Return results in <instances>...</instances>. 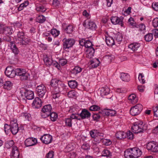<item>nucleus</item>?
Returning a JSON list of instances; mask_svg holds the SVG:
<instances>
[{"instance_id": "cd10ccee", "label": "nucleus", "mask_w": 158, "mask_h": 158, "mask_svg": "<svg viewBox=\"0 0 158 158\" xmlns=\"http://www.w3.org/2000/svg\"><path fill=\"white\" fill-rule=\"evenodd\" d=\"M97 28V25L94 22L89 21V33H94L96 31Z\"/></svg>"}, {"instance_id": "f8f14e48", "label": "nucleus", "mask_w": 158, "mask_h": 158, "mask_svg": "<svg viewBox=\"0 0 158 158\" xmlns=\"http://www.w3.org/2000/svg\"><path fill=\"white\" fill-rule=\"evenodd\" d=\"M40 139L43 143L48 144L51 143L52 137L51 135L46 134L42 136Z\"/></svg>"}, {"instance_id": "e433bc0d", "label": "nucleus", "mask_w": 158, "mask_h": 158, "mask_svg": "<svg viewBox=\"0 0 158 158\" xmlns=\"http://www.w3.org/2000/svg\"><path fill=\"white\" fill-rule=\"evenodd\" d=\"M89 39V43H90L91 44V45L89 46V58H91L92 56H93L94 55V54L95 52V50L94 48L92 47V46H93V41L91 40H90Z\"/></svg>"}, {"instance_id": "39448f33", "label": "nucleus", "mask_w": 158, "mask_h": 158, "mask_svg": "<svg viewBox=\"0 0 158 158\" xmlns=\"http://www.w3.org/2000/svg\"><path fill=\"white\" fill-rule=\"evenodd\" d=\"M143 109L142 105L138 104L132 107L130 110V113L133 116H135L140 114Z\"/></svg>"}, {"instance_id": "09e8293b", "label": "nucleus", "mask_w": 158, "mask_h": 158, "mask_svg": "<svg viewBox=\"0 0 158 158\" xmlns=\"http://www.w3.org/2000/svg\"><path fill=\"white\" fill-rule=\"evenodd\" d=\"M100 113L94 114L93 115V118L94 121H98L100 119L101 115Z\"/></svg>"}, {"instance_id": "20e7f679", "label": "nucleus", "mask_w": 158, "mask_h": 158, "mask_svg": "<svg viewBox=\"0 0 158 158\" xmlns=\"http://www.w3.org/2000/svg\"><path fill=\"white\" fill-rule=\"evenodd\" d=\"M52 107L50 104L44 106L42 109L41 116L43 118H45L49 116L51 112Z\"/></svg>"}, {"instance_id": "9b49d317", "label": "nucleus", "mask_w": 158, "mask_h": 158, "mask_svg": "<svg viewBox=\"0 0 158 158\" xmlns=\"http://www.w3.org/2000/svg\"><path fill=\"white\" fill-rule=\"evenodd\" d=\"M79 44L81 46H84L86 48L85 49V54L86 55V57L89 58V52L88 50L89 49V46L88 45V44L89 43V40H85L84 39H82L79 40Z\"/></svg>"}, {"instance_id": "052dcab7", "label": "nucleus", "mask_w": 158, "mask_h": 158, "mask_svg": "<svg viewBox=\"0 0 158 158\" xmlns=\"http://www.w3.org/2000/svg\"><path fill=\"white\" fill-rule=\"evenodd\" d=\"M36 10L37 11L44 12L46 11V9L44 8V6L41 5L37 7Z\"/></svg>"}, {"instance_id": "ea45409f", "label": "nucleus", "mask_w": 158, "mask_h": 158, "mask_svg": "<svg viewBox=\"0 0 158 158\" xmlns=\"http://www.w3.org/2000/svg\"><path fill=\"white\" fill-rule=\"evenodd\" d=\"M56 86L57 87H58L60 91L66 89V86H65V85L60 81H59L58 84H57Z\"/></svg>"}, {"instance_id": "2eb2a0df", "label": "nucleus", "mask_w": 158, "mask_h": 158, "mask_svg": "<svg viewBox=\"0 0 158 158\" xmlns=\"http://www.w3.org/2000/svg\"><path fill=\"white\" fill-rule=\"evenodd\" d=\"M51 90L53 98L56 99L59 97L60 93L61 91L58 87H57V86L52 87Z\"/></svg>"}, {"instance_id": "4d7b16f0", "label": "nucleus", "mask_w": 158, "mask_h": 158, "mask_svg": "<svg viewBox=\"0 0 158 158\" xmlns=\"http://www.w3.org/2000/svg\"><path fill=\"white\" fill-rule=\"evenodd\" d=\"M126 134V137L127 138V139H132L133 138L134 135L133 133L131 132L130 131H128L127 133Z\"/></svg>"}, {"instance_id": "473e14b6", "label": "nucleus", "mask_w": 158, "mask_h": 158, "mask_svg": "<svg viewBox=\"0 0 158 158\" xmlns=\"http://www.w3.org/2000/svg\"><path fill=\"white\" fill-rule=\"evenodd\" d=\"M21 116L24 121H29L31 118V114L27 113H23L21 114Z\"/></svg>"}, {"instance_id": "4c0bfd02", "label": "nucleus", "mask_w": 158, "mask_h": 158, "mask_svg": "<svg viewBox=\"0 0 158 158\" xmlns=\"http://www.w3.org/2000/svg\"><path fill=\"white\" fill-rule=\"evenodd\" d=\"M82 69L79 66H75L71 71V73L74 74H76L80 73L82 70Z\"/></svg>"}, {"instance_id": "f03ea898", "label": "nucleus", "mask_w": 158, "mask_h": 158, "mask_svg": "<svg viewBox=\"0 0 158 158\" xmlns=\"http://www.w3.org/2000/svg\"><path fill=\"white\" fill-rule=\"evenodd\" d=\"M20 92L22 95H24L27 99L31 100L34 98V92L31 90L23 87L21 88Z\"/></svg>"}, {"instance_id": "e2e57ef3", "label": "nucleus", "mask_w": 158, "mask_h": 158, "mask_svg": "<svg viewBox=\"0 0 158 158\" xmlns=\"http://www.w3.org/2000/svg\"><path fill=\"white\" fill-rule=\"evenodd\" d=\"M144 77V76L143 75L142 73H140L139 74L138 79L139 80L142 82L143 84L145 83V81L144 79L143 78Z\"/></svg>"}, {"instance_id": "603ef678", "label": "nucleus", "mask_w": 158, "mask_h": 158, "mask_svg": "<svg viewBox=\"0 0 158 158\" xmlns=\"http://www.w3.org/2000/svg\"><path fill=\"white\" fill-rule=\"evenodd\" d=\"M65 122L66 125L69 127H71L72 126V119L71 118H68L65 119Z\"/></svg>"}, {"instance_id": "6ab92c4d", "label": "nucleus", "mask_w": 158, "mask_h": 158, "mask_svg": "<svg viewBox=\"0 0 158 158\" xmlns=\"http://www.w3.org/2000/svg\"><path fill=\"white\" fill-rule=\"evenodd\" d=\"M42 102L38 97H36L34 100L32 105L33 108L38 109L42 106Z\"/></svg>"}, {"instance_id": "f704fd0d", "label": "nucleus", "mask_w": 158, "mask_h": 158, "mask_svg": "<svg viewBox=\"0 0 158 158\" xmlns=\"http://www.w3.org/2000/svg\"><path fill=\"white\" fill-rule=\"evenodd\" d=\"M20 43L22 45H26L30 41V39L27 37H24L21 40H19Z\"/></svg>"}, {"instance_id": "423d86ee", "label": "nucleus", "mask_w": 158, "mask_h": 158, "mask_svg": "<svg viewBox=\"0 0 158 158\" xmlns=\"http://www.w3.org/2000/svg\"><path fill=\"white\" fill-rule=\"evenodd\" d=\"M37 94L40 98H43L44 96L45 98L47 95H46L47 91L46 87L43 84L40 85L36 87Z\"/></svg>"}, {"instance_id": "3c124183", "label": "nucleus", "mask_w": 158, "mask_h": 158, "mask_svg": "<svg viewBox=\"0 0 158 158\" xmlns=\"http://www.w3.org/2000/svg\"><path fill=\"white\" fill-rule=\"evenodd\" d=\"M29 2L28 1H25V2L21 4L19 7L18 8V9L19 10H21L23 9L24 7H25L28 5Z\"/></svg>"}, {"instance_id": "f3484780", "label": "nucleus", "mask_w": 158, "mask_h": 158, "mask_svg": "<svg viewBox=\"0 0 158 158\" xmlns=\"http://www.w3.org/2000/svg\"><path fill=\"white\" fill-rule=\"evenodd\" d=\"M37 143V140L35 138H30L25 140L24 143L27 147H30L35 145Z\"/></svg>"}, {"instance_id": "aec40b11", "label": "nucleus", "mask_w": 158, "mask_h": 158, "mask_svg": "<svg viewBox=\"0 0 158 158\" xmlns=\"http://www.w3.org/2000/svg\"><path fill=\"white\" fill-rule=\"evenodd\" d=\"M110 89L107 86L101 88L99 91L101 96L103 97L110 94Z\"/></svg>"}, {"instance_id": "bb28decb", "label": "nucleus", "mask_w": 158, "mask_h": 158, "mask_svg": "<svg viewBox=\"0 0 158 158\" xmlns=\"http://www.w3.org/2000/svg\"><path fill=\"white\" fill-rule=\"evenodd\" d=\"M120 78L123 81L128 82L130 80V76L128 74L122 73L120 74Z\"/></svg>"}, {"instance_id": "49530a36", "label": "nucleus", "mask_w": 158, "mask_h": 158, "mask_svg": "<svg viewBox=\"0 0 158 158\" xmlns=\"http://www.w3.org/2000/svg\"><path fill=\"white\" fill-rule=\"evenodd\" d=\"M101 139L102 140L103 143L106 145H110L112 143V142L110 139H103V138H101Z\"/></svg>"}, {"instance_id": "5701e85b", "label": "nucleus", "mask_w": 158, "mask_h": 158, "mask_svg": "<svg viewBox=\"0 0 158 158\" xmlns=\"http://www.w3.org/2000/svg\"><path fill=\"white\" fill-rule=\"evenodd\" d=\"M102 112L104 115L110 116H114L116 113L115 110L109 109H105Z\"/></svg>"}, {"instance_id": "79ce46f5", "label": "nucleus", "mask_w": 158, "mask_h": 158, "mask_svg": "<svg viewBox=\"0 0 158 158\" xmlns=\"http://www.w3.org/2000/svg\"><path fill=\"white\" fill-rule=\"evenodd\" d=\"M144 38L146 41H150L153 39V35L152 33H148L145 35Z\"/></svg>"}, {"instance_id": "a19ab883", "label": "nucleus", "mask_w": 158, "mask_h": 158, "mask_svg": "<svg viewBox=\"0 0 158 158\" xmlns=\"http://www.w3.org/2000/svg\"><path fill=\"white\" fill-rule=\"evenodd\" d=\"M122 36L121 34H117L115 35L114 40L118 43L120 42L122 40Z\"/></svg>"}, {"instance_id": "72a5a7b5", "label": "nucleus", "mask_w": 158, "mask_h": 158, "mask_svg": "<svg viewBox=\"0 0 158 158\" xmlns=\"http://www.w3.org/2000/svg\"><path fill=\"white\" fill-rule=\"evenodd\" d=\"M124 156L126 158H133L131 148L127 149L124 152Z\"/></svg>"}, {"instance_id": "bf43d9fd", "label": "nucleus", "mask_w": 158, "mask_h": 158, "mask_svg": "<svg viewBox=\"0 0 158 158\" xmlns=\"http://www.w3.org/2000/svg\"><path fill=\"white\" fill-rule=\"evenodd\" d=\"M152 25L155 27H158V18H156L154 19L152 22Z\"/></svg>"}, {"instance_id": "69168bd1", "label": "nucleus", "mask_w": 158, "mask_h": 158, "mask_svg": "<svg viewBox=\"0 0 158 158\" xmlns=\"http://www.w3.org/2000/svg\"><path fill=\"white\" fill-rule=\"evenodd\" d=\"M10 129V125H8L7 124H5L4 127V130L6 133L8 132V131Z\"/></svg>"}, {"instance_id": "5fc2aeb1", "label": "nucleus", "mask_w": 158, "mask_h": 158, "mask_svg": "<svg viewBox=\"0 0 158 158\" xmlns=\"http://www.w3.org/2000/svg\"><path fill=\"white\" fill-rule=\"evenodd\" d=\"M103 155L104 156L110 157L111 156V153L108 150H104L103 152Z\"/></svg>"}, {"instance_id": "1a4fd4ad", "label": "nucleus", "mask_w": 158, "mask_h": 158, "mask_svg": "<svg viewBox=\"0 0 158 158\" xmlns=\"http://www.w3.org/2000/svg\"><path fill=\"white\" fill-rule=\"evenodd\" d=\"M147 148L151 151L156 152H158V146L154 142H150L147 145Z\"/></svg>"}, {"instance_id": "680f3d73", "label": "nucleus", "mask_w": 158, "mask_h": 158, "mask_svg": "<svg viewBox=\"0 0 158 158\" xmlns=\"http://www.w3.org/2000/svg\"><path fill=\"white\" fill-rule=\"evenodd\" d=\"M153 9L156 11H158V2H154L152 5Z\"/></svg>"}, {"instance_id": "8fccbe9b", "label": "nucleus", "mask_w": 158, "mask_h": 158, "mask_svg": "<svg viewBox=\"0 0 158 158\" xmlns=\"http://www.w3.org/2000/svg\"><path fill=\"white\" fill-rule=\"evenodd\" d=\"M65 32L68 34L71 33L73 31V27L72 26L69 25L65 29Z\"/></svg>"}, {"instance_id": "a211bd4d", "label": "nucleus", "mask_w": 158, "mask_h": 158, "mask_svg": "<svg viewBox=\"0 0 158 158\" xmlns=\"http://www.w3.org/2000/svg\"><path fill=\"white\" fill-rule=\"evenodd\" d=\"M131 149L133 158H137L141 155L142 152L139 148H133Z\"/></svg>"}, {"instance_id": "864d4df0", "label": "nucleus", "mask_w": 158, "mask_h": 158, "mask_svg": "<svg viewBox=\"0 0 158 158\" xmlns=\"http://www.w3.org/2000/svg\"><path fill=\"white\" fill-rule=\"evenodd\" d=\"M46 20L45 17L43 15H40L38 16L37 18L38 21L39 23H43Z\"/></svg>"}, {"instance_id": "774afa93", "label": "nucleus", "mask_w": 158, "mask_h": 158, "mask_svg": "<svg viewBox=\"0 0 158 158\" xmlns=\"http://www.w3.org/2000/svg\"><path fill=\"white\" fill-rule=\"evenodd\" d=\"M53 152L52 151L49 152L46 155V158H53Z\"/></svg>"}, {"instance_id": "338daca9", "label": "nucleus", "mask_w": 158, "mask_h": 158, "mask_svg": "<svg viewBox=\"0 0 158 158\" xmlns=\"http://www.w3.org/2000/svg\"><path fill=\"white\" fill-rule=\"evenodd\" d=\"M152 34L156 38L158 37V29H155L152 30Z\"/></svg>"}, {"instance_id": "37998d69", "label": "nucleus", "mask_w": 158, "mask_h": 158, "mask_svg": "<svg viewBox=\"0 0 158 158\" xmlns=\"http://www.w3.org/2000/svg\"><path fill=\"white\" fill-rule=\"evenodd\" d=\"M14 144V142L13 140H11L8 141L6 142L5 146L7 148H9L12 147Z\"/></svg>"}, {"instance_id": "7c9ffc66", "label": "nucleus", "mask_w": 158, "mask_h": 158, "mask_svg": "<svg viewBox=\"0 0 158 158\" xmlns=\"http://www.w3.org/2000/svg\"><path fill=\"white\" fill-rule=\"evenodd\" d=\"M69 86L72 89H75L78 85V83L75 80H70L68 81Z\"/></svg>"}, {"instance_id": "c03bdc74", "label": "nucleus", "mask_w": 158, "mask_h": 158, "mask_svg": "<svg viewBox=\"0 0 158 158\" xmlns=\"http://www.w3.org/2000/svg\"><path fill=\"white\" fill-rule=\"evenodd\" d=\"M51 33L54 37H56L59 35L60 31L56 29H53L51 30Z\"/></svg>"}, {"instance_id": "ddd939ff", "label": "nucleus", "mask_w": 158, "mask_h": 158, "mask_svg": "<svg viewBox=\"0 0 158 158\" xmlns=\"http://www.w3.org/2000/svg\"><path fill=\"white\" fill-rule=\"evenodd\" d=\"M13 32L11 27H2L0 25V33H3L6 35H11Z\"/></svg>"}, {"instance_id": "13d9d810", "label": "nucleus", "mask_w": 158, "mask_h": 158, "mask_svg": "<svg viewBox=\"0 0 158 158\" xmlns=\"http://www.w3.org/2000/svg\"><path fill=\"white\" fill-rule=\"evenodd\" d=\"M154 115L156 117H158V106L153 107Z\"/></svg>"}, {"instance_id": "c85d7f7f", "label": "nucleus", "mask_w": 158, "mask_h": 158, "mask_svg": "<svg viewBox=\"0 0 158 158\" xmlns=\"http://www.w3.org/2000/svg\"><path fill=\"white\" fill-rule=\"evenodd\" d=\"M116 136L118 139H123L126 138V133L123 131H119L116 133Z\"/></svg>"}, {"instance_id": "7ed1b4c3", "label": "nucleus", "mask_w": 158, "mask_h": 158, "mask_svg": "<svg viewBox=\"0 0 158 158\" xmlns=\"http://www.w3.org/2000/svg\"><path fill=\"white\" fill-rule=\"evenodd\" d=\"M19 69H17L14 70L11 66H7L5 72V75L8 77L13 78L17 74V71Z\"/></svg>"}, {"instance_id": "4be33fe9", "label": "nucleus", "mask_w": 158, "mask_h": 158, "mask_svg": "<svg viewBox=\"0 0 158 158\" xmlns=\"http://www.w3.org/2000/svg\"><path fill=\"white\" fill-rule=\"evenodd\" d=\"M100 62L98 59H93L89 62V68H94L99 66Z\"/></svg>"}, {"instance_id": "b1692460", "label": "nucleus", "mask_w": 158, "mask_h": 158, "mask_svg": "<svg viewBox=\"0 0 158 158\" xmlns=\"http://www.w3.org/2000/svg\"><path fill=\"white\" fill-rule=\"evenodd\" d=\"M12 52L15 55H17L19 52V50L13 42H10L9 45Z\"/></svg>"}, {"instance_id": "393cba45", "label": "nucleus", "mask_w": 158, "mask_h": 158, "mask_svg": "<svg viewBox=\"0 0 158 158\" xmlns=\"http://www.w3.org/2000/svg\"><path fill=\"white\" fill-rule=\"evenodd\" d=\"M129 101L132 104L136 103L138 101V98L135 94H131L128 97Z\"/></svg>"}, {"instance_id": "c756f323", "label": "nucleus", "mask_w": 158, "mask_h": 158, "mask_svg": "<svg viewBox=\"0 0 158 158\" xmlns=\"http://www.w3.org/2000/svg\"><path fill=\"white\" fill-rule=\"evenodd\" d=\"M80 116L82 119L88 118L89 116V112L87 110L85 109H83L82 110L81 113L80 114Z\"/></svg>"}, {"instance_id": "58836bf2", "label": "nucleus", "mask_w": 158, "mask_h": 158, "mask_svg": "<svg viewBox=\"0 0 158 158\" xmlns=\"http://www.w3.org/2000/svg\"><path fill=\"white\" fill-rule=\"evenodd\" d=\"M49 116L52 121H55L57 119L58 117L57 114L54 112H51Z\"/></svg>"}, {"instance_id": "de8ad7c7", "label": "nucleus", "mask_w": 158, "mask_h": 158, "mask_svg": "<svg viewBox=\"0 0 158 158\" xmlns=\"http://www.w3.org/2000/svg\"><path fill=\"white\" fill-rule=\"evenodd\" d=\"M44 61L46 65H51L52 63V60L51 59L48 57H46L44 59Z\"/></svg>"}, {"instance_id": "9d476101", "label": "nucleus", "mask_w": 158, "mask_h": 158, "mask_svg": "<svg viewBox=\"0 0 158 158\" xmlns=\"http://www.w3.org/2000/svg\"><path fill=\"white\" fill-rule=\"evenodd\" d=\"M123 18L121 16L118 17L117 16L112 17L110 19L112 23L115 25L119 24L122 27L123 26Z\"/></svg>"}, {"instance_id": "6e6d98bb", "label": "nucleus", "mask_w": 158, "mask_h": 158, "mask_svg": "<svg viewBox=\"0 0 158 158\" xmlns=\"http://www.w3.org/2000/svg\"><path fill=\"white\" fill-rule=\"evenodd\" d=\"M100 109L99 107L97 105H93L89 107V110L93 111H97Z\"/></svg>"}, {"instance_id": "a878e982", "label": "nucleus", "mask_w": 158, "mask_h": 158, "mask_svg": "<svg viewBox=\"0 0 158 158\" xmlns=\"http://www.w3.org/2000/svg\"><path fill=\"white\" fill-rule=\"evenodd\" d=\"M106 41L108 46H111L114 44L115 40L111 37L106 36Z\"/></svg>"}, {"instance_id": "a18cd8bd", "label": "nucleus", "mask_w": 158, "mask_h": 158, "mask_svg": "<svg viewBox=\"0 0 158 158\" xmlns=\"http://www.w3.org/2000/svg\"><path fill=\"white\" fill-rule=\"evenodd\" d=\"M60 81V80L56 79H53L51 81L50 85L52 87L56 86L59 81Z\"/></svg>"}, {"instance_id": "0eeeda50", "label": "nucleus", "mask_w": 158, "mask_h": 158, "mask_svg": "<svg viewBox=\"0 0 158 158\" xmlns=\"http://www.w3.org/2000/svg\"><path fill=\"white\" fill-rule=\"evenodd\" d=\"M17 75L19 76L20 79L22 81L27 80L29 77V74L23 69H19L17 71Z\"/></svg>"}, {"instance_id": "6e6552de", "label": "nucleus", "mask_w": 158, "mask_h": 158, "mask_svg": "<svg viewBox=\"0 0 158 158\" xmlns=\"http://www.w3.org/2000/svg\"><path fill=\"white\" fill-rule=\"evenodd\" d=\"M63 48L65 50L66 49H69L72 47L74 44L75 41L73 39L64 38L63 40Z\"/></svg>"}, {"instance_id": "4468645a", "label": "nucleus", "mask_w": 158, "mask_h": 158, "mask_svg": "<svg viewBox=\"0 0 158 158\" xmlns=\"http://www.w3.org/2000/svg\"><path fill=\"white\" fill-rule=\"evenodd\" d=\"M19 130V128L18 126V124L14 121L10 122V129L13 135L16 134Z\"/></svg>"}, {"instance_id": "dca6fc26", "label": "nucleus", "mask_w": 158, "mask_h": 158, "mask_svg": "<svg viewBox=\"0 0 158 158\" xmlns=\"http://www.w3.org/2000/svg\"><path fill=\"white\" fill-rule=\"evenodd\" d=\"M128 48L132 51L137 52H139L141 51L140 44L138 43H135L131 44L128 46Z\"/></svg>"}, {"instance_id": "412c9836", "label": "nucleus", "mask_w": 158, "mask_h": 158, "mask_svg": "<svg viewBox=\"0 0 158 158\" xmlns=\"http://www.w3.org/2000/svg\"><path fill=\"white\" fill-rule=\"evenodd\" d=\"M19 153L18 148L16 146H13L11 154V158H19Z\"/></svg>"}, {"instance_id": "f257e3e1", "label": "nucleus", "mask_w": 158, "mask_h": 158, "mask_svg": "<svg viewBox=\"0 0 158 158\" xmlns=\"http://www.w3.org/2000/svg\"><path fill=\"white\" fill-rule=\"evenodd\" d=\"M147 128V125L146 124H143L142 122H136L131 127V129L134 133H138L146 130Z\"/></svg>"}, {"instance_id": "0e129e2a", "label": "nucleus", "mask_w": 158, "mask_h": 158, "mask_svg": "<svg viewBox=\"0 0 158 158\" xmlns=\"http://www.w3.org/2000/svg\"><path fill=\"white\" fill-rule=\"evenodd\" d=\"M128 22L129 24L133 26H135V22L134 21V19L132 18L131 17L128 20Z\"/></svg>"}, {"instance_id": "c9c22d12", "label": "nucleus", "mask_w": 158, "mask_h": 158, "mask_svg": "<svg viewBox=\"0 0 158 158\" xmlns=\"http://www.w3.org/2000/svg\"><path fill=\"white\" fill-rule=\"evenodd\" d=\"M89 134L92 138H94V140L95 139H96V140L95 141L96 142L94 143V144H96L97 143H99L98 142H97L96 140L97 139L96 138V137L97 136V131L95 130H92L89 132Z\"/></svg>"}, {"instance_id": "2f4dec72", "label": "nucleus", "mask_w": 158, "mask_h": 158, "mask_svg": "<svg viewBox=\"0 0 158 158\" xmlns=\"http://www.w3.org/2000/svg\"><path fill=\"white\" fill-rule=\"evenodd\" d=\"M13 84L10 81H6L3 85L4 88L7 90H10L12 87Z\"/></svg>"}]
</instances>
